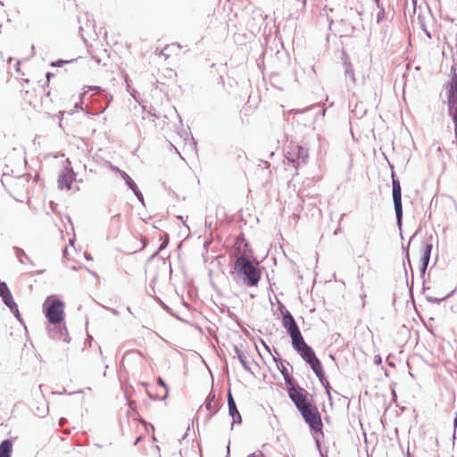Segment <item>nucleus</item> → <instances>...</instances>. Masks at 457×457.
Returning <instances> with one entry per match:
<instances>
[{
  "instance_id": "nucleus-13",
  "label": "nucleus",
  "mask_w": 457,
  "mask_h": 457,
  "mask_svg": "<svg viewBox=\"0 0 457 457\" xmlns=\"http://www.w3.org/2000/svg\"><path fill=\"white\" fill-rule=\"evenodd\" d=\"M285 328L291 337L292 345L295 344L297 345V342L299 341H303V337L296 323L295 325L287 326Z\"/></svg>"
},
{
  "instance_id": "nucleus-22",
  "label": "nucleus",
  "mask_w": 457,
  "mask_h": 457,
  "mask_svg": "<svg viewBox=\"0 0 457 457\" xmlns=\"http://www.w3.org/2000/svg\"><path fill=\"white\" fill-rule=\"evenodd\" d=\"M13 250H14L16 257L19 259V262L21 264H25L26 260L29 261V258L27 256V254L25 253V252L22 249L15 246V247H13Z\"/></svg>"
},
{
  "instance_id": "nucleus-5",
  "label": "nucleus",
  "mask_w": 457,
  "mask_h": 457,
  "mask_svg": "<svg viewBox=\"0 0 457 457\" xmlns=\"http://www.w3.org/2000/svg\"><path fill=\"white\" fill-rule=\"evenodd\" d=\"M392 196L397 225L401 228L403 220L402 189L400 181L395 179L394 172L392 173Z\"/></svg>"
},
{
  "instance_id": "nucleus-23",
  "label": "nucleus",
  "mask_w": 457,
  "mask_h": 457,
  "mask_svg": "<svg viewBox=\"0 0 457 457\" xmlns=\"http://www.w3.org/2000/svg\"><path fill=\"white\" fill-rule=\"evenodd\" d=\"M345 75L346 78H349L352 82L354 84L355 83V77H354V72H353V67H352V64L350 62H345Z\"/></svg>"
},
{
  "instance_id": "nucleus-19",
  "label": "nucleus",
  "mask_w": 457,
  "mask_h": 457,
  "mask_svg": "<svg viewBox=\"0 0 457 457\" xmlns=\"http://www.w3.org/2000/svg\"><path fill=\"white\" fill-rule=\"evenodd\" d=\"M157 384L165 389V395L162 397L159 398V397L154 395L150 391H147L146 393H147L148 396L153 400H158V399L164 400L168 396V386L164 382V380L160 377L157 378Z\"/></svg>"
},
{
  "instance_id": "nucleus-4",
  "label": "nucleus",
  "mask_w": 457,
  "mask_h": 457,
  "mask_svg": "<svg viewBox=\"0 0 457 457\" xmlns=\"http://www.w3.org/2000/svg\"><path fill=\"white\" fill-rule=\"evenodd\" d=\"M448 113L454 124V135L457 140V78L453 77L445 86Z\"/></svg>"
},
{
  "instance_id": "nucleus-41",
  "label": "nucleus",
  "mask_w": 457,
  "mask_h": 457,
  "mask_svg": "<svg viewBox=\"0 0 457 457\" xmlns=\"http://www.w3.org/2000/svg\"><path fill=\"white\" fill-rule=\"evenodd\" d=\"M79 104H75V108H79Z\"/></svg>"
},
{
  "instance_id": "nucleus-6",
  "label": "nucleus",
  "mask_w": 457,
  "mask_h": 457,
  "mask_svg": "<svg viewBox=\"0 0 457 457\" xmlns=\"http://www.w3.org/2000/svg\"><path fill=\"white\" fill-rule=\"evenodd\" d=\"M64 303L61 300H54L45 310V314L48 321L56 326L60 324L64 318Z\"/></svg>"
},
{
  "instance_id": "nucleus-21",
  "label": "nucleus",
  "mask_w": 457,
  "mask_h": 457,
  "mask_svg": "<svg viewBox=\"0 0 457 457\" xmlns=\"http://www.w3.org/2000/svg\"><path fill=\"white\" fill-rule=\"evenodd\" d=\"M282 316H283L282 322H283L284 328H286L287 326L295 325L296 323L293 315L287 310L285 311L284 312H282Z\"/></svg>"
},
{
  "instance_id": "nucleus-25",
  "label": "nucleus",
  "mask_w": 457,
  "mask_h": 457,
  "mask_svg": "<svg viewBox=\"0 0 457 457\" xmlns=\"http://www.w3.org/2000/svg\"><path fill=\"white\" fill-rule=\"evenodd\" d=\"M278 369L280 370L281 375L284 377V374L288 373L287 370L283 364V361L280 359L276 358L275 356H272Z\"/></svg>"
},
{
  "instance_id": "nucleus-7",
  "label": "nucleus",
  "mask_w": 457,
  "mask_h": 457,
  "mask_svg": "<svg viewBox=\"0 0 457 457\" xmlns=\"http://www.w3.org/2000/svg\"><path fill=\"white\" fill-rule=\"evenodd\" d=\"M309 157L308 150L301 145H294L287 152L286 159L297 170L301 163L305 164Z\"/></svg>"
},
{
  "instance_id": "nucleus-20",
  "label": "nucleus",
  "mask_w": 457,
  "mask_h": 457,
  "mask_svg": "<svg viewBox=\"0 0 457 457\" xmlns=\"http://www.w3.org/2000/svg\"><path fill=\"white\" fill-rule=\"evenodd\" d=\"M228 413H229V415L233 419V422L231 424V428H233L234 423H241L242 418H241V415H240V413H239V411L237 410V405L229 407L228 408Z\"/></svg>"
},
{
  "instance_id": "nucleus-12",
  "label": "nucleus",
  "mask_w": 457,
  "mask_h": 457,
  "mask_svg": "<svg viewBox=\"0 0 457 457\" xmlns=\"http://www.w3.org/2000/svg\"><path fill=\"white\" fill-rule=\"evenodd\" d=\"M180 46L178 43H172L170 45H167L163 49L158 51L156 49L155 53L160 56H163L165 60H167L172 54H178L180 51Z\"/></svg>"
},
{
  "instance_id": "nucleus-39",
  "label": "nucleus",
  "mask_w": 457,
  "mask_h": 457,
  "mask_svg": "<svg viewBox=\"0 0 457 457\" xmlns=\"http://www.w3.org/2000/svg\"><path fill=\"white\" fill-rule=\"evenodd\" d=\"M141 385H142L143 386H147V385H148V384H147L146 382H142V383H141Z\"/></svg>"
},
{
  "instance_id": "nucleus-26",
  "label": "nucleus",
  "mask_w": 457,
  "mask_h": 457,
  "mask_svg": "<svg viewBox=\"0 0 457 457\" xmlns=\"http://www.w3.org/2000/svg\"><path fill=\"white\" fill-rule=\"evenodd\" d=\"M5 305L8 306L10 311L14 314V316L20 321H21V314L19 312L18 306H17L16 303L14 302V305L12 303L5 304Z\"/></svg>"
},
{
  "instance_id": "nucleus-3",
  "label": "nucleus",
  "mask_w": 457,
  "mask_h": 457,
  "mask_svg": "<svg viewBox=\"0 0 457 457\" xmlns=\"http://www.w3.org/2000/svg\"><path fill=\"white\" fill-rule=\"evenodd\" d=\"M293 348L299 353V355L308 363L315 374L320 373L322 368L320 361L317 358L313 349L306 344L304 339L297 342V345H293Z\"/></svg>"
},
{
  "instance_id": "nucleus-44",
  "label": "nucleus",
  "mask_w": 457,
  "mask_h": 457,
  "mask_svg": "<svg viewBox=\"0 0 457 457\" xmlns=\"http://www.w3.org/2000/svg\"><path fill=\"white\" fill-rule=\"evenodd\" d=\"M377 361H379V362H380V361H381V358H380V357H378V359H377Z\"/></svg>"
},
{
  "instance_id": "nucleus-27",
  "label": "nucleus",
  "mask_w": 457,
  "mask_h": 457,
  "mask_svg": "<svg viewBox=\"0 0 457 457\" xmlns=\"http://www.w3.org/2000/svg\"><path fill=\"white\" fill-rule=\"evenodd\" d=\"M132 192H133V194L136 195V197L138 199V201H139L142 204H145L143 194H142V193H141V191L138 189V187H137V189H135V191H132Z\"/></svg>"
},
{
  "instance_id": "nucleus-16",
  "label": "nucleus",
  "mask_w": 457,
  "mask_h": 457,
  "mask_svg": "<svg viewBox=\"0 0 457 457\" xmlns=\"http://www.w3.org/2000/svg\"><path fill=\"white\" fill-rule=\"evenodd\" d=\"M235 352L237 353V358H238L241 365L243 366V368L246 371L252 372L251 367H250V362L248 361V356L245 353L241 352L237 347H235Z\"/></svg>"
},
{
  "instance_id": "nucleus-24",
  "label": "nucleus",
  "mask_w": 457,
  "mask_h": 457,
  "mask_svg": "<svg viewBox=\"0 0 457 457\" xmlns=\"http://www.w3.org/2000/svg\"><path fill=\"white\" fill-rule=\"evenodd\" d=\"M284 380H285V384L286 386H287V391H288V394L290 393V389L292 387H299V386H296L294 381H293V378L292 377L289 375V373H286L284 374V377H283Z\"/></svg>"
},
{
  "instance_id": "nucleus-2",
  "label": "nucleus",
  "mask_w": 457,
  "mask_h": 457,
  "mask_svg": "<svg viewBox=\"0 0 457 457\" xmlns=\"http://www.w3.org/2000/svg\"><path fill=\"white\" fill-rule=\"evenodd\" d=\"M234 270L238 279L248 287H256L261 278V273L255 264L245 256H238L234 264Z\"/></svg>"
},
{
  "instance_id": "nucleus-11",
  "label": "nucleus",
  "mask_w": 457,
  "mask_h": 457,
  "mask_svg": "<svg viewBox=\"0 0 457 457\" xmlns=\"http://www.w3.org/2000/svg\"><path fill=\"white\" fill-rule=\"evenodd\" d=\"M432 247H433L432 244L424 243L422 245L421 265L420 268L421 274H425V272L427 270V268H428V262L430 260Z\"/></svg>"
},
{
  "instance_id": "nucleus-42",
  "label": "nucleus",
  "mask_w": 457,
  "mask_h": 457,
  "mask_svg": "<svg viewBox=\"0 0 457 457\" xmlns=\"http://www.w3.org/2000/svg\"><path fill=\"white\" fill-rule=\"evenodd\" d=\"M178 218L179 219V220L183 221V217L182 216H179Z\"/></svg>"
},
{
  "instance_id": "nucleus-31",
  "label": "nucleus",
  "mask_w": 457,
  "mask_h": 457,
  "mask_svg": "<svg viewBox=\"0 0 457 457\" xmlns=\"http://www.w3.org/2000/svg\"><path fill=\"white\" fill-rule=\"evenodd\" d=\"M69 61L58 60L56 62H51L52 67H62L64 63H68Z\"/></svg>"
},
{
  "instance_id": "nucleus-18",
  "label": "nucleus",
  "mask_w": 457,
  "mask_h": 457,
  "mask_svg": "<svg viewBox=\"0 0 457 457\" xmlns=\"http://www.w3.org/2000/svg\"><path fill=\"white\" fill-rule=\"evenodd\" d=\"M119 171L120 177L124 179L126 185L129 187V188L131 189V191H135L137 189V184L135 181L124 171L120 169H117Z\"/></svg>"
},
{
  "instance_id": "nucleus-35",
  "label": "nucleus",
  "mask_w": 457,
  "mask_h": 457,
  "mask_svg": "<svg viewBox=\"0 0 457 457\" xmlns=\"http://www.w3.org/2000/svg\"><path fill=\"white\" fill-rule=\"evenodd\" d=\"M213 399H214V395L210 394V395L207 396L206 401H211V403H212Z\"/></svg>"
},
{
  "instance_id": "nucleus-17",
  "label": "nucleus",
  "mask_w": 457,
  "mask_h": 457,
  "mask_svg": "<svg viewBox=\"0 0 457 457\" xmlns=\"http://www.w3.org/2000/svg\"><path fill=\"white\" fill-rule=\"evenodd\" d=\"M315 375L317 376V378H319V380L322 384V386L325 387L326 393H327L328 398L331 399V394H330L331 386L329 385V382L327 380V378L324 376L323 368L320 369V373H318Z\"/></svg>"
},
{
  "instance_id": "nucleus-14",
  "label": "nucleus",
  "mask_w": 457,
  "mask_h": 457,
  "mask_svg": "<svg viewBox=\"0 0 457 457\" xmlns=\"http://www.w3.org/2000/svg\"><path fill=\"white\" fill-rule=\"evenodd\" d=\"M0 296L4 304L12 303L14 305V301L7 285L2 281H0Z\"/></svg>"
},
{
  "instance_id": "nucleus-46",
  "label": "nucleus",
  "mask_w": 457,
  "mask_h": 457,
  "mask_svg": "<svg viewBox=\"0 0 457 457\" xmlns=\"http://www.w3.org/2000/svg\"><path fill=\"white\" fill-rule=\"evenodd\" d=\"M377 3H378V0H377ZM377 6H378V8H380L379 4H377Z\"/></svg>"
},
{
  "instance_id": "nucleus-37",
  "label": "nucleus",
  "mask_w": 457,
  "mask_h": 457,
  "mask_svg": "<svg viewBox=\"0 0 457 457\" xmlns=\"http://www.w3.org/2000/svg\"><path fill=\"white\" fill-rule=\"evenodd\" d=\"M263 345H264L265 349H266L270 353H270V347H269L265 343H263Z\"/></svg>"
},
{
  "instance_id": "nucleus-10",
  "label": "nucleus",
  "mask_w": 457,
  "mask_h": 457,
  "mask_svg": "<svg viewBox=\"0 0 457 457\" xmlns=\"http://www.w3.org/2000/svg\"><path fill=\"white\" fill-rule=\"evenodd\" d=\"M56 326L54 328H49L50 337L69 343L70 337L66 327L62 326L61 323Z\"/></svg>"
},
{
  "instance_id": "nucleus-38",
  "label": "nucleus",
  "mask_w": 457,
  "mask_h": 457,
  "mask_svg": "<svg viewBox=\"0 0 457 457\" xmlns=\"http://www.w3.org/2000/svg\"><path fill=\"white\" fill-rule=\"evenodd\" d=\"M87 91H84L82 94H81V96L84 97L86 95H87Z\"/></svg>"
},
{
  "instance_id": "nucleus-45",
  "label": "nucleus",
  "mask_w": 457,
  "mask_h": 457,
  "mask_svg": "<svg viewBox=\"0 0 457 457\" xmlns=\"http://www.w3.org/2000/svg\"><path fill=\"white\" fill-rule=\"evenodd\" d=\"M377 361H379V362H380V361H381V358H380V357H378V359H377Z\"/></svg>"
},
{
  "instance_id": "nucleus-32",
  "label": "nucleus",
  "mask_w": 457,
  "mask_h": 457,
  "mask_svg": "<svg viewBox=\"0 0 457 457\" xmlns=\"http://www.w3.org/2000/svg\"><path fill=\"white\" fill-rule=\"evenodd\" d=\"M247 457H265L262 452L253 453Z\"/></svg>"
},
{
  "instance_id": "nucleus-30",
  "label": "nucleus",
  "mask_w": 457,
  "mask_h": 457,
  "mask_svg": "<svg viewBox=\"0 0 457 457\" xmlns=\"http://www.w3.org/2000/svg\"><path fill=\"white\" fill-rule=\"evenodd\" d=\"M446 297H442V298H436V297H431V296L427 297L428 301L430 303H440Z\"/></svg>"
},
{
  "instance_id": "nucleus-33",
  "label": "nucleus",
  "mask_w": 457,
  "mask_h": 457,
  "mask_svg": "<svg viewBox=\"0 0 457 457\" xmlns=\"http://www.w3.org/2000/svg\"><path fill=\"white\" fill-rule=\"evenodd\" d=\"M96 91V92H100L102 91L101 88L99 87H87V91Z\"/></svg>"
},
{
  "instance_id": "nucleus-29",
  "label": "nucleus",
  "mask_w": 457,
  "mask_h": 457,
  "mask_svg": "<svg viewBox=\"0 0 457 457\" xmlns=\"http://www.w3.org/2000/svg\"><path fill=\"white\" fill-rule=\"evenodd\" d=\"M385 17V11L383 8H380L379 12L377 14V22L379 23L383 21Z\"/></svg>"
},
{
  "instance_id": "nucleus-9",
  "label": "nucleus",
  "mask_w": 457,
  "mask_h": 457,
  "mask_svg": "<svg viewBox=\"0 0 457 457\" xmlns=\"http://www.w3.org/2000/svg\"><path fill=\"white\" fill-rule=\"evenodd\" d=\"M75 179V173L73 170L70 167H66L65 170L59 175L58 178V187L61 189L66 188L71 189V185L72 181Z\"/></svg>"
},
{
  "instance_id": "nucleus-40",
  "label": "nucleus",
  "mask_w": 457,
  "mask_h": 457,
  "mask_svg": "<svg viewBox=\"0 0 457 457\" xmlns=\"http://www.w3.org/2000/svg\"><path fill=\"white\" fill-rule=\"evenodd\" d=\"M86 258H87V260H91V259H92V258H91L89 255H87V254H86Z\"/></svg>"
},
{
  "instance_id": "nucleus-1",
  "label": "nucleus",
  "mask_w": 457,
  "mask_h": 457,
  "mask_svg": "<svg viewBox=\"0 0 457 457\" xmlns=\"http://www.w3.org/2000/svg\"><path fill=\"white\" fill-rule=\"evenodd\" d=\"M303 418L315 432H321L322 422L317 408L307 399V391L303 387H292L288 394Z\"/></svg>"
},
{
  "instance_id": "nucleus-28",
  "label": "nucleus",
  "mask_w": 457,
  "mask_h": 457,
  "mask_svg": "<svg viewBox=\"0 0 457 457\" xmlns=\"http://www.w3.org/2000/svg\"><path fill=\"white\" fill-rule=\"evenodd\" d=\"M228 408L237 405L230 391H228Z\"/></svg>"
},
{
  "instance_id": "nucleus-36",
  "label": "nucleus",
  "mask_w": 457,
  "mask_h": 457,
  "mask_svg": "<svg viewBox=\"0 0 457 457\" xmlns=\"http://www.w3.org/2000/svg\"><path fill=\"white\" fill-rule=\"evenodd\" d=\"M111 312L114 315H119V312L117 310H115V309H111Z\"/></svg>"
},
{
  "instance_id": "nucleus-43",
  "label": "nucleus",
  "mask_w": 457,
  "mask_h": 457,
  "mask_svg": "<svg viewBox=\"0 0 457 457\" xmlns=\"http://www.w3.org/2000/svg\"><path fill=\"white\" fill-rule=\"evenodd\" d=\"M50 75H51L50 72H47L46 76L48 79H49Z\"/></svg>"
},
{
  "instance_id": "nucleus-15",
  "label": "nucleus",
  "mask_w": 457,
  "mask_h": 457,
  "mask_svg": "<svg viewBox=\"0 0 457 457\" xmlns=\"http://www.w3.org/2000/svg\"><path fill=\"white\" fill-rule=\"evenodd\" d=\"M12 453V443L10 439H4L0 443V457H11Z\"/></svg>"
},
{
  "instance_id": "nucleus-34",
  "label": "nucleus",
  "mask_w": 457,
  "mask_h": 457,
  "mask_svg": "<svg viewBox=\"0 0 457 457\" xmlns=\"http://www.w3.org/2000/svg\"><path fill=\"white\" fill-rule=\"evenodd\" d=\"M205 407L207 410H212V404L211 401H206Z\"/></svg>"
},
{
  "instance_id": "nucleus-8",
  "label": "nucleus",
  "mask_w": 457,
  "mask_h": 457,
  "mask_svg": "<svg viewBox=\"0 0 457 457\" xmlns=\"http://www.w3.org/2000/svg\"><path fill=\"white\" fill-rule=\"evenodd\" d=\"M339 16L342 22L349 24L354 29L355 25H358L361 21V11L357 6H345L341 10Z\"/></svg>"
}]
</instances>
